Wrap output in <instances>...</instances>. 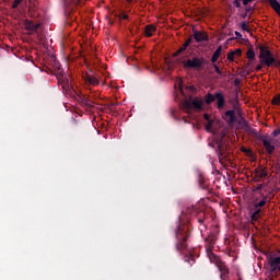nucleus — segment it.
Segmentation results:
<instances>
[{
  "label": "nucleus",
  "instance_id": "obj_1",
  "mask_svg": "<svg viewBox=\"0 0 280 280\" xmlns=\"http://www.w3.org/2000/svg\"><path fill=\"white\" fill-rule=\"evenodd\" d=\"M176 243L175 248L177 253H187L189 250V245L187 244V241L189 240V235H191V232L189 231V225L187 224H180L177 226L176 231Z\"/></svg>",
  "mask_w": 280,
  "mask_h": 280
},
{
  "label": "nucleus",
  "instance_id": "obj_2",
  "mask_svg": "<svg viewBox=\"0 0 280 280\" xmlns=\"http://www.w3.org/2000/svg\"><path fill=\"white\" fill-rule=\"evenodd\" d=\"M191 56L192 57L189 58V55H185L184 58L187 59L182 60L184 69H192L195 71H200V69H202L205 65H207V59H205V57H198L196 54H191Z\"/></svg>",
  "mask_w": 280,
  "mask_h": 280
},
{
  "label": "nucleus",
  "instance_id": "obj_3",
  "mask_svg": "<svg viewBox=\"0 0 280 280\" xmlns=\"http://www.w3.org/2000/svg\"><path fill=\"white\" fill-rule=\"evenodd\" d=\"M209 259H210L211 264H214L217 266L219 272H221L220 279L229 280L230 269H229V266L226 265V262L222 261V259H220L218 257V255H215L213 253H210Z\"/></svg>",
  "mask_w": 280,
  "mask_h": 280
},
{
  "label": "nucleus",
  "instance_id": "obj_4",
  "mask_svg": "<svg viewBox=\"0 0 280 280\" xmlns=\"http://www.w3.org/2000/svg\"><path fill=\"white\" fill-rule=\"evenodd\" d=\"M237 117L240 119H244V117H242V109H240V106H237V103L233 105V109L226 110L223 114V119L229 125L237 124L238 121Z\"/></svg>",
  "mask_w": 280,
  "mask_h": 280
},
{
  "label": "nucleus",
  "instance_id": "obj_5",
  "mask_svg": "<svg viewBox=\"0 0 280 280\" xmlns=\"http://www.w3.org/2000/svg\"><path fill=\"white\" fill-rule=\"evenodd\" d=\"M183 106L185 108V110L189 112V110H202L203 106H205V101H202V98L200 97H189L186 98L183 102Z\"/></svg>",
  "mask_w": 280,
  "mask_h": 280
},
{
  "label": "nucleus",
  "instance_id": "obj_6",
  "mask_svg": "<svg viewBox=\"0 0 280 280\" xmlns=\"http://www.w3.org/2000/svg\"><path fill=\"white\" fill-rule=\"evenodd\" d=\"M259 59L261 65H266V67H272L275 65V56L272 52L266 48V46H260Z\"/></svg>",
  "mask_w": 280,
  "mask_h": 280
},
{
  "label": "nucleus",
  "instance_id": "obj_7",
  "mask_svg": "<svg viewBox=\"0 0 280 280\" xmlns=\"http://www.w3.org/2000/svg\"><path fill=\"white\" fill-rule=\"evenodd\" d=\"M215 152L218 154L219 161L220 163H222V161H224V159L226 158V143L223 140H217L215 141Z\"/></svg>",
  "mask_w": 280,
  "mask_h": 280
},
{
  "label": "nucleus",
  "instance_id": "obj_8",
  "mask_svg": "<svg viewBox=\"0 0 280 280\" xmlns=\"http://www.w3.org/2000/svg\"><path fill=\"white\" fill-rule=\"evenodd\" d=\"M24 28L28 34H38V30L40 28V23H34L32 20H24Z\"/></svg>",
  "mask_w": 280,
  "mask_h": 280
},
{
  "label": "nucleus",
  "instance_id": "obj_9",
  "mask_svg": "<svg viewBox=\"0 0 280 280\" xmlns=\"http://www.w3.org/2000/svg\"><path fill=\"white\" fill-rule=\"evenodd\" d=\"M83 80H84L85 84H88V86L100 85V79L97 78V75L85 73L83 75Z\"/></svg>",
  "mask_w": 280,
  "mask_h": 280
},
{
  "label": "nucleus",
  "instance_id": "obj_10",
  "mask_svg": "<svg viewBox=\"0 0 280 280\" xmlns=\"http://www.w3.org/2000/svg\"><path fill=\"white\" fill-rule=\"evenodd\" d=\"M275 143H277V140H275V138L262 139V145L268 152V154H272V152H275Z\"/></svg>",
  "mask_w": 280,
  "mask_h": 280
},
{
  "label": "nucleus",
  "instance_id": "obj_11",
  "mask_svg": "<svg viewBox=\"0 0 280 280\" xmlns=\"http://www.w3.org/2000/svg\"><path fill=\"white\" fill-rule=\"evenodd\" d=\"M214 100H217L218 110H222L224 106H226V98L224 97V93L222 92L214 93Z\"/></svg>",
  "mask_w": 280,
  "mask_h": 280
},
{
  "label": "nucleus",
  "instance_id": "obj_12",
  "mask_svg": "<svg viewBox=\"0 0 280 280\" xmlns=\"http://www.w3.org/2000/svg\"><path fill=\"white\" fill-rule=\"evenodd\" d=\"M215 242H218V235L210 234L208 237H206V243L208 246V257L211 255V250H213V246H215Z\"/></svg>",
  "mask_w": 280,
  "mask_h": 280
},
{
  "label": "nucleus",
  "instance_id": "obj_13",
  "mask_svg": "<svg viewBox=\"0 0 280 280\" xmlns=\"http://www.w3.org/2000/svg\"><path fill=\"white\" fill-rule=\"evenodd\" d=\"M192 37L195 38L196 43H208L209 40V35L200 31H192Z\"/></svg>",
  "mask_w": 280,
  "mask_h": 280
},
{
  "label": "nucleus",
  "instance_id": "obj_14",
  "mask_svg": "<svg viewBox=\"0 0 280 280\" xmlns=\"http://www.w3.org/2000/svg\"><path fill=\"white\" fill-rule=\"evenodd\" d=\"M192 40H194V39H192L191 37L188 38V39H186V42L183 44V46L179 47V48L173 54V57H174V58H178V56H179L180 54L187 51V47H189V45H191Z\"/></svg>",
  "mask_w": 280,
  "mask_h": 280
},
{
  "label": "nucleus",
  "instance_id": "obj_15",
  "mask_svg": "<svg viewBox=\"0 0 280 280\" xmlns=\"http://www.w3.org/2000/svg\"><path fill=\"white\" fill-rule=\"evenodd\" d=\"M269 266L272 270H278L280 272V256L270 257L269 258Z\"/></svg>",
  "mask_w": 280,
  "mask_h": 280
},
{
  "label": "nucleus",
  "instance_id": "obj_16",
  "mask_svg": "<svg viewBox=\"0 0 280 280\" xmlns=\"http://www.w3.org/2000/svg\"><path fill=\"white\" fill-rule=\"evenodd\" d=\"M154 32H156V26L154 24H149L144 26V35L148 38H151V36H154Z\"/></svg>",
  "mask_w": 280,
  "mask_h": 280
},
{
  "label": "nucleus",
  "instance_id": "obj_17",
  "mask_svg": "<svg viewBox=\"0 0 280 280\" xmlns=\"http://www.w3.org/2000/svg\"><path fill=\"white\" fill-rule=\"evenodd\" d=\"M221 54H222V46H219L211 57L212 65H215V62H218V59L220 58Z\"/></svg>",
  "mask_w": 280,
  "mask_h": 280
},
{
  "label": "nucleus",
  "instance_id": "obj_18",
  "mask_svg": "<svg viewBox=\"0 0 280 280\" xmlns=\"http://www.w3.org/2000/svg\"><path fill=\"white\" fill-rule=\"evenodd\" d=\"M268 3L270 4V8L277 12V14L280 15V2L277 0H267Z\"/></svg>",
  "mask_w": 280,
  "mask_h": 280
},
{
  "label": "nucleus",
  "instance_id": "obj_19",
  "mask_svg": "<svg viewBox=\"0 0 280 280\" xmlns=\"http://www.w3.org/2000/svg\"><path fill=\"white\" fill-rule=\"evenodd\" d=\"M255 176L256 178H266V176H268V172L266 171V168H256Z\"/></svg>",
  "mask_w": 280,
  "mask_h": 280
},
{
  "label": "nucleus",
  "instance_id": "obj_20",
  "mask_svg": "<svg viewBox=\"0 0 280 280\" xmlns=\"http://www.w3.org/2000/svg\"><path fill=\"white\" fill-rule=\"evenodd\" d=\"M81 106H84V108H88L89 110H91V108H93V101L84 97L81 100Z\"/></svg>",
  "mask_w": 280,
  "mask_h": 280
},
{
  "label": "nucleus",
  "instance_id": "obj_21",
  "mask_svg": "<svg viewBox=\"0 0 280 280\" xmlns=\"http://www.w3.org/2000/svg\"><path fill=\"white\" fill-rule=\"evenodd\" d=\"M213 102H215V94H211V93H208L206 96H205V103L209 106L211 104H213Z\"/></svg>",
  "mask_w": 280,
  "mask_h": 280
},
{
  "label": "nucleus",
  "instance_id": "obj_22",
  "mask_svg": "<svg viewBox=\"0 0 280 280\" xmlns=\"http://www.w3.org/2000/svg\"><path fill=\"white\" fill-rule=\"evenodd\" d=\"M184 261H187L190 266H194V264H196V258L191 254H186L184 257Z\"/></svg>",
  "mask_w": 280,
  "mask_h": 280
},
{
  "label": "nucleus",
  "instance_id": "obj_23",
  "mask_svg": "<svg viewBox=\"0 0 280 280\" xmlns=\"http://www.w3.org/2000/svg\"><path fill=\"white\" fill-rule=\"evenodd\" d=\"M259 196L261 197L260 201L265 202V205H268L270 200H272V197L270 195H264V192H259Z\"/></svg>",
  "mask_w": 280,
  "mask_h": 280
},
{
  "label": "nucleus",
  "instance_id": "obj_24",
  "mask_svg": "<svg viewBox=\"0 0 280 280\" xmlns=\"http://www.w3.org/2000/svg\"><path fill=\"white\" fill-rule=\"evenodd\" d=\"M259 215H261V209L257 208L255 211L252 213V220L257 222L259 220Z\"/></svg>",
  "mask_w": 280,
  "mask_h": 280
},
{
  "label": "nucleus",
  "instance_id": "obj_25",
  "mask_svg": "<svg viewBox=\"0 0 280 280\" xmlns=\"http://www.w3.org/2000/svg\"><path fill=\"white\" fill-rule=\"evenodd\" d=\"M246 58L248 60H255V50L253 49V47H249L247 52H246Z\"/></svg>",
  "mask_w": 280,
  "mask_h": 280
},
{
  "label": "nucleus",
  "instance_id": "obj_26",
  "mask_svg": "<svg viewBox=\"0 0 280 280\" xmlns=\"http://www.w3.org/2000/svg\"><path fill=\"white\" fill-rule=\"evenodd\" d=\"M214 67V71L218 75H220V78H226V74L224 72H222V70H220V67L217 66V63H213Z\"/></svg>",
  "mask_w": 280,
  "mask_h": 280
},
{
  "label": "nucleus",
  "instance_id": "obj_27",
  "mask_svg": "<svg viewBox=\"0 0 280 280\" xmlns=\"http://www.w3.org/2000/svg\"><path fill=\"white\" fill-rule=\"evenodd\" d=\"M254 61H255V60L248 59L247 66H246V68H245V71H247V72H246V75H250V72L253 71V69H250V67H253V62H254Z\"/></svg>",
  "mask_w": 280,
  "mask_h": 280
},
{
  "label": "nucleus",
  "instance_id": "obj_28",
  "mask_svg": "<svg viewBox=\"0 0 280 280\" xmlns=\"http://www.w3.org/2000/svg\"><path fill=\"white\" fill-rule=\"evenodd\" d=\"M271 104L273 106H280V94L273 96V98L271 100Z\"/></svg>",
  "mask_w": 280,
  "mask_h": 280
},
{
  "label": "nucleus",
  "instance_id": "obj_29",
  "mask_svg": "<svg viewBox=\"0 0 280 280\" xmlns=\"http://www.w3.org/2000/svg\"><path fill=\"white\" fill-rule=\"evenodd\" d=\"M241 28L243 30V32H250V30L248 28V22H242Z\"/></svg>",
  "mask_w": 280,
  "mask_h": 280
},
{
  "label": "nucleus",
  "instance_id": "obj_30",
  "mask_svg": "<svg viewBox=\"0 0 280 280\" xmlns=\"http://www.w3.org/2000/svg\"><path fill=\"white\" fill-rule=\"evenodd\" d=\"M22 2L23 0H14V2L12 3V9L16 10V8H19V5H21Z\"/></svg>",
  "mask_w": 280,
  "mask_h": 280
},
{
  "label": "nucleus",
  "instance_id": "obj_31",
  "mask_svg": "<svg viewBox=\"0 0 280 280\" xmlns=\"http://www.w3.org/2000/svg\"><path fill=\"white\" fill-rule=\"evenodd\" d=\"M228 60H229V62H233V60H235V52L230 51L228 54Z\"/></svg>",
  "mask_w": 280,
  "mask_h": 280
},
{
  "label": "nucleus",
  "instance_id": "obj_32",
  "mask_svg": "<svg viewBox=\"0 0 280 280\" xmlns=\"http://www.w3.org/2000/svg\"><path fill=\"white\" fill-rule=\"evenodd\" d=\"M213 128V120H207L206 130L210 131Z\"/></svg>",
  "mask_w": 280,
  "mask_h": 280
},
{
  "label": "nucleus",
  "instance_id": "obj_33",
  "mask_svg": "<svg viewBox=\"0 0 280 280\" xmlns=\"http://www.w3.org/2000/svg\"><path fill=\"white\" fill-rule=\"evenodd\" d=\"M264 187H266V184H259L256 187H254V191H260L261 192V189H264Z\"/></svg>",
  "mask_w": 280,
  "mask_h": 280
},
{
  "label": "nucleus",
  "instance_id": "obj_34",
  "mask_svg": "<svg viewBox=\"0 0 280 280\" xmlns=\"http://www.w3.org/2000/svg\"><path fill=\"white\" fill-rule=\"evenodd\" d=\"M261 207H266V202L261 200L255 205V209H261Z\"/></svg>",
  "mask_w": 280,
  "mask_h": 280
},
{
  "label": "nucleus",
  "instance_id": "obj_35",
  "mask_svg": "<svg viewBox=\"0 0 280 280\" xmlns=\"http://www.w3.org/2000/svg\"><path fill=\"white\" fill-rule=\"evenodd\" d=\"M28 16H30L31 19H36V14H34V10L28 9Z\"/></svg>",
  "mask_w": 280,
  "mask_h": 280
},
{
  "label": "nucleus",
  "instance_id": "obj_36",
  "mask_svg": "<svg viewBox=\"0 0 280 280\" xmlns=\"http://www.w3.org/2000/svg\"><path fill=\"white\" fill-rule=\"evenodd\" d=\"M234 56H242V49L237 48L235 51H233Z\"/></svg>",
  "mask_w": 280,
  "mask_h": 280
},
{
  "label": "nucleus",
  "instance_id": "obj_37",
  "mask_svg": "<svg viewBox=\"0 0 280 280\" xmlns=\"http://www.w3.org/2000/svg\"><path fill=\"white\" fill-rule=\"evenodd\" d=\"M279 135H280V128L273 130L272 137H279Z\"/></svg>",
  "mask_w": 280,
  "mask_h": 280
},
{
  "label": "nucleus",
  "instance_id": "obj_38",
  "mask_svg": "<svg viewBox=\"0 0 280 280\" xmlns=\"http://www.w3.org/2000/svg\"><path fill=\"white\" fill-rule=\"evenodd\" d=\"M233 5H235V8H242V3L237 0H234Z\"/></svg>",
  "mask_w": 280,
  "mask_h": 280
},
{
  "label": "nucleus",
  "instance_id": "obj_39",
  "mask_svg": "<svg viewBox=\"0 0 280 280\" xmlns=\"http://www.w3.org/2000/svg\"><path fill=\"white\" fill-rule=\"evenodd\" d=\"M203 119L206 121H210L211 120V116L209 114H203Z\"/></svg>",
  "mask_w": 280,
  "mask_h": 280
},
{
  "label": "nucleus",
  "instance_id": "obj_40",
  "mask_svg": "<svg viewBox=\"0 0 280 280\" xmlns=\"http://www.w3.org/2000/svg\"><path fill=\"white\" fill-rule=\"evenodd\" d=\"M243 1V5H248L249 3H252V1L254 0H242Z\"/></svg>",
  "mask_w": 280,
  "mask_h": 280
},
{
  "label": "nucleus",
  "instance_id": "obj_41",
  "mask_svg": "<svg viewBox=\"0 0 280 280\" xmlns=\"http://www.w3.org/2000/svg\"><path fill=\"white\" fill-rule=\"evenodd\" d=\"M241 82H242V81H241L240 79H235V80H234V85H235V86H240V83H241Z\"/></svg>",
  "mask_w": 280,
  "mask_h": 280
},
{
  "label": "nucleus",
  "instance_id": "obj_42",
  "mask_svg": "<svg viewBox=\"0 0 280 280\" xmlns=\"http://www.w3.org/2000/svg\"><path fill=\"white\" fill-rule=\"evenodd\" d=\"M235 36H236V38L242 39V33H240V32H237V31H235Z\"/></svg>",
  "mask_w": 280,
  "mask_h": 280
},
{
  "label": "nucleus",
  "instance_id": "obj_43",
  "mask_svg": "<svg viewBox=\"0 0 280 280\" xmlns=\"http://www.w3.org/2000/svg\"><path fill=\"white\" fill-rule=\"evenodd\" d=\"M60 63H58V62H55V69H57V71H60Z\"/></svg>",
  "mask_w": 280,
  "mask_h": 280
},
{
  "label": "nucleus",
  "instance_id": "obj_44",
  "mask_svg": "<svg viewBox=\"0 0 280 280\" xmlns=\"http://www.w3.org/2000/svg\"><path fill=\"white\" fill-rule=\"evenodd\" d=\"M261 69H264V66H261V65L256 66V71H261Z\"/></svg>",
  "mask_w": 280,
  "mask_h": 280
},
{
  "label": "nucleus",
  "instance_id": "obj_45",
  "mask_svg": "<svg viewBox=\"0 0 280 280\" xmlns=\"http://www.w3.org/2000/svg\"><path fill=\"white\" fill-rule=\"evenodd\" d=\"M275 67H280V62L275 59V62L272 63Z\"/></svg>",
  "mask_w": 280,
  "mask_h": 280
},
{
  "label": "nucleus",
  "instance_id": "obj_46",
  "mask_svg": "<svg viewBox=\"0 0 280 280\" xmlns=\"http://www.w3.org/2000/svg\"><path fill=\"white\" fill-rule=\"evenodd\" d=\"M201 189H207V185L205 183H200Z\"/></svg>",
  "mask_w": 280,
  "mask_h": 280
},
{
  "label": "nucleus",
  "instance_id": "obj_47",
  "mask_svg": "<svg viewBox=\"0 0 280 280\" xmlns=\"http://www.w3.org/2000/svg\"><path fill=\"white\" fill-rule=\"evenodd\" d=\"M241 16H242V19H246L248 16V13L245 12Z\"/></svg>",
  "mask_w": 280,
  "mask_h": 280
},
{
  "label": "nucleus",
  "instance_id": "obj_48",
  "mask_svg": "<svg viewBox=\"0 0 280 280\" xmlns=\"http://www.w3.org/2000/svg\"><path fill=\"white\" fill-rule=\"evenodd\" d=\"M122 19L126 21L128 20V14H122Z\"/></svg>",
  "mask_w": 280,
  "mask_h": 280
},
{
  "label": "nucleus",
  "instance_id": "obj_49",
  "mask_svg": "<svg viewBox=\"0 0 280 280\" xmlns=\"http://www.w3.org/2000/svg\"><path fill=\"white\" fill-rule=\"evenodd\" d=\"M199 224H202V219H198Z\"/></svg>",
  "mask_w": 280,
  "mask_h": 280
},
{
  "label": "nucleus",
  "instance_id": "obj_50",
  "mask_svg": "<svg viewBox=\"0 0 280 280\" xmlns=\"http://www.w3.org/2000/svg\"><path fill=\"white\" fill-rule=\"evenodd\" d=\"M250 12V8L246 9V13Z\"/></svg>",
  "mask_w": 280,
  "mask_h": 280
},
{
  "label": "nucleus",
  "instance_id": "obj_51",
  "mask_svg": "<svg viewBox=\"0 0 280 280\" xmlns=\"http://www.w3.org/2000/svg\"><path fill=\"white\" fill-rule=\"evenodd\" d=\"M129 3H132V0H127Z\"/></svg>",
  "mask_w": 280,
  "mask_h": 280
}]
</instances>
